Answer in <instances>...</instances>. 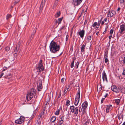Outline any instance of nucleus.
<instances>
[{"mask_svg":"<svg viewBox=\"0 0 125 125\" xmlns=\"http://www.w3.org/2000/svg\"><path fill=\"white\" fill-rule=\"evenodd\" d=\"M120 100L119 99H117L115 100V103L117 105H118L120 102Z\"/></svg>","mask_w":125,"mask_h":125,"instance_id":"obj_23","label":"nucleus"},{"mask_svg":"<svg viewBox=\"0 0 125 125\" xmlns=\"http://www.w3.org/2000/svg\"><path fill=\"white\" fill-rule=\"evenodd\" d=\"M36 91L34 88H32L31 89L29 93L27 94L26 96L27 100L28 101L31 100L35 96Z\"/></svg>","mask_w":125,"mask_h":125,"instance_id":"obj_2","label":"nucleus"},{"mask_svg":"<svg viewBox=\"0 0 125 125\" xmlns=\"http://www.w3.org/2000/svg\"><path fill=\"white\" fill-rule=\"evenodd\" d=\"M70 103V101H69V100H67V101L66 102V105L67 106H69V105L70 104L69 103Z\"/></svg>","mask_w":125,"mask_h":125,"instance_id":"obj_35","label":"nucleus"},{"mask_svg":"<svg viewBox=\"0 0 125 125\" xmlns=\"http://www.w3.org/2000/svg\"><path fill=\"white\" fill-rule=\"evenodd\" d=\"M105 99V98H103L101 101V103H102L103 102L104 100Z\"/></svg>","mask_w":125,"mask_h":125,"instance_id":"obj_49","label":"nucleus"},{"mask_svg":"<svg viewBox=\"0 0 125 125\" xmlns=\"http://www.w3.org/2000/svg\"><path fill=\"white\" fill-rule=\"evenodd\" d=\"M49 48L51 52L52 53H55L59 51L60 46L58 45L57 43L52 40L50 44Z\"/></svg>","mask_w":125,"mask_h":125,"instance_id":"obj_1","label":"nucleus"},{"mask_svg":"<svg viewBox=\"0 0 125 125\" xmlns=\"http://www.w3.org/2000/svg\"><path fill=\"white\" fill-rule=\"evenodd\" d=\"M74 114L75 115H77L78 113V107H76L75 108L74 112Z\"/></svg>","mask_w":125,"mask_h":125,"instance_id":"obj_21","label":"nucleus"},{"mask_svg":"<svg viewBox=\"0 0 125 125\" xmlns=\"http://www.w3.org/2000/svg\"><path fill=\"white\" fill-rule=\"evenodd\" d=\"M44 111H42L39 114V117H40L39 119H40V118L41 119H42V118L43 117L44 115Z\"/></svg>","mask_w":125,"mask_h":125,"instance_id":"obj_15","label":"nucleus"},{"mask_svg":"<svg viewBox=\"0 0 125 125\" xmlns=\"http://www.w3.org/2000/svg\"><path fill=\"white\" fill-rule=\"evenodd\" d=\"M33 37L34 36L33 35L31 34L30 36L29 37V40L27 42V43H28V44L31 42Z\"/></svg>","mask_w":125,"mask_h":125,"instance_id":"obj_18","label":"nucleus"},{"mask_svg":"<svg viewBox=\"0 0 125 125\" xmlns=\"http://www.w3.org/2000/svg\"><path fill=\"white\" fill-rule=\"evenodd\" d=\"M108 95V93H106L105 94V95L104 96L105 97V98Z\"/></svg>","mask_w":125,"mask_h":125,"instance_id":"obj_54","label":"nucleus"},{"mask_svg":"<svg viewBox=\"0 0 125 125\" xmlns=\"http://www.w3.org/2000/svg\"><path fill=\"white\" fill-rule=\"evenodd\" d=\"M64 116H60V120L61 121L63 122V119H64Z\"/></svg>","mask_w":125,"mask_h":125,"instance_id":"obj_29","label":"nucleus"},{"mask_svg":"<svg viewBox=\"0 0 125 125\" xmlns=\"http://www.w3.org/2000/svg\"><path fill=\"white\" fill-rule=\"evenodd\" d=\"M62 19H63V18L62 17V18H59L58 19V21H59L58 23L59 24L60 23H61V21L62 20Z\"/></svg>","mask_w":125,"mask_h":125,"instance_id":"obj_33","label":"nucleus"},{"mask_svg":"<svg viewBox=\"0 0 125 125\" xmlns=\"http://www.w3.org/2000/svg\"><path fill=\"white\" fill-rule=\"evenodd\" d=\"M101 22L100 21H98V22L97 23V24L98 25L100 26V25L101 24Z\"/></svg>","mask_w":125,"mask_h":125,"instance_id":"obj_50","label":"nucleus"},{"mask_svg":"<svg viewBox=\"0 0 125 125\" xmlns=\"http://www.w3.org/2000/svg\"><path fill=\"white\" fill-rule=\"evenodd\" d=\"M20 45L19 44H17L15 48L14 51V54H15L17 53L18 51L20 49Z\"/></svg>","mask_w":125,"mask_h":125,"instance_id":"obj_11","label":"nucleus"},{"mask_svg":"<svg viewBox=\"0 0 125 125\" xmlns=\"http://www.w3.org/2000/svg\"><path fill=\"white\" fill-rule=\"evenodd\" d=\"M75 108V107L73 105L70 106V109H71V111L72 113L74 112Z\"/></svg>","mask_w":125,"mask_h":125,"instance_id":"obj_16","label":"nucleus"},{"mask_svg":"<svg viewBox=\"0 0 125 125\" xmlns=\"http://www.w3.org/2000/svg\"><path fill=\"white\" fill-rule=\"evenodd\" d=\"M78 92L76 95L74 102V104L75 106H77L78 105L80 100V92L79 89H78Z\"/></svg>","mask_w":125,"mask_h":125,"instance_id":"obj_3","label":"nucleus"},{"mask_svg":"<svg viewBox=\"0 0 125 125\" xmlns=\"http://www.w3.org/2000/svg\"><path fill=\"white\" fill-rule=\"evenodd\" d=\"M65 80V78H62L61 80V82L62 83H63L64 82V81Z\"/></svg>","mask_w":125,"mask_h":125,"instance_id":"obj_44","label":"nucleus"},{"mask_svg":"<svg viewBox=\"0 0 125 125\" xmlns=\"http://www.w3.org/2000/svg\"><path fill=\"white\" fill-rule=\"evenodd\" d=\"M108 51L107 50V51L105 52L104 54V58H107V54H108Z\"/></svg>","mask_w":125,"mask_h":125,"instance_id":"obj_31","label":"nucleus"},{"mask_svg":"<svg viewBox=\"0 0 125 125\" xmlns=\"http://www.w3.org/2000/svg\"><path fill=\"white\" fill-rule=\"evenodd\" d=\"M114 29H112L110 31V34H112L114 32Z\"/></svg>","mask_w":125,"mask_h":125,"instance_id":"obj_38","label":"nucleus"},{"mask_svg":"<svg viewBox=\"0 0 125 125\" xmlns=\"http://www.w3.org/2000/svg\"><path fill=\"white\" fill-rule=\"evenodd\" d=\"M104 61L106 63L108 61V59L106 58H105Z\"/></svg>","mask_w":125,"mask_h":125,"instance_id":"obj_46","label":"nucleus"},{"mask_svg":"<svg viewBox=\"0 0 125 125\" xmlns=\"http://www.w3.org/2000/svg\"><path fill=\"white\" fill-rule=\"evenodd\" d=\"M10 50V48L8 46H7L5 48V51L7 52L9 51Z\"/></svg>","mask_w":125,"mask_h":125,"instance_id":"obj_34","label":"nucleus"},{"mask_svg":"<svg viewBox=\"0 0 125 125\" xmlns=\"http://www.w3.org/2000/svg\"><path fill=\"white\" fill-rule=\"evenodd\" d=\"M87 20H85V22H84V24H86L87 23Z\"/></svg>","mask_w":125,"mask_h":125,"instance_id":"obj_61","label":"nucleus"},{"mask_svg":"<svg viewBox=\"0 0 125 125\" xmlns=\"http://www.w3.org/2000/svg\"><path fill=\"white\" fill-rule=\"evenodd\" d=\"M74 61H72V62L71 63V68H73L74 66Z\"/></svg>","mask_w":125,"mask_h":125,"instance_id":"obj_36","label":"nucleus"},{"mask_svg":"<svg viewBox=\"0 0 125 125\" xmlns=\"http://www.w3.org/2000/svg\"><path fill=\"white\" fill-rule=\"evenodd\" d=\"M60 15V11L57 12L56 14L55 15V16L56 17H59Z\"/></svg>","mask_w":125,"mask_h":125,"instance_id":"obj_25","label":"nucleus"},{"mask_svg":"<svg viewBox=\"0 0 125 125\" xmlns=\"http://www.w3.org/2000/svg\"><path fill=\"white\" fill-rule=\"evenodd\" d=\"M106 113H108L109 111V105L107 106V107L106 108Z\"/></svg>","mask_w":125,"mask_h":125,"instance_id":"obj_24","label":"nucleus"},{"mask_svg":"<svg viewBox=\"0 0 125 125\" xmlns=\"http://www.w3.org/2000/svg\"><path fill=\"white\" fill-rule=\"evenodd\" d=\"M61 96V93H60V94H59V96L58 97V98H60V97Z\"/></svg>","mask_w":125,"mask_h":125,"instance_id":"obj_60","label":"nucleus"},{"mask_svg":"<svg viewBox=\"0 0 125 125\" xmlns=\"http://www.w3.org/2000/svg\"><path fill=\"white\" fill-rule=\"evenodd\" d=\"M69 36H68V35H66V41H67L68 40V38Z\"/></svg>","mask_w":125,"mask_h":125,"instance_id":"obj_52","label":"nucleus"},{"mask_svg":"<svg viewBox=\"0 0 125 125\" xmlns=\"http://www.w3.org/2000/svg\"><path fill=\"white\" fill-rule=\"evenodd\" d=\"M77 71L78 72V75H79L80 73H81L80 71V70L79 71V70H78Z\"/></svg>","mask_w":125,"mask_h":125,"instance_id":"obj_57","label":"nucleus"},{"mask_svg":"<svg viewBox=\"0 0 125 125\" xmlns=\"http://www.w3.org/2000/svg\"><path fill=\"white\" fill-rule=\"evenodd\" d=\"M120 8H119V7L117 9L118 11H119V10H120Z\"/></svg>","mask_w":125,"mask_h":125,"instance_id":"obj_64","label":"nucleus"},{"mask_svg":"<svg viewBox=\"0 0 125 125\" xmlns=\"http://www.w3.org/2000/svg\"><path fill=\"white\" fill-rule=\"evenodd\" d=\"M38 68H39V71L40 72H41L44 69L42 60H40V61Z\"/></svg>","mask_w":125,"mask_h":125,"instance_id":"obj_6","label":"nucleus"},{"mask_svg":"<svg viewBox=\"0 0 125 125\" xmlns=\"http://www.w3.org/2000/svg\"><path fill=\"white\" fill-rule=\"evenodd\" d=\"M79 106H80V107L79 108V112H81L82 111V108H81V106H80V105Z\"/></svg>","mask_w":125,"mask_h":125,"instance_id":"obj_40","label":"nucleus"},{"mask_svg":"<svg viewBox=\"0 0 125 125\" xmlns=\"http://www.w3.org/2000/svg\"><path fill=\"white\" fill-rule=\"evenodd\" d=\"M19 1H20V0H18L17 1H15L14 3V4L15 5L17 3H18V2Z\"/></svg>","mask_w":125,"mask_h":125,"instance_id":"obj_48","label":"nucleus"},{"mask_svg":"<svg viewBox=\"0 0 125 125\" xmlns=\"http://www.w3.org/2000/svg\"><path fill=\"white\" fill-rule=\"evenodd\" d=\"M60 110L59 109H58L55 112V115H58L60 113Z\"/></svg>","mask_w":125,"mask_h":125,"instance_id":"obj_26","label":"nucleus"},{"mask_svg":"<svg viewBox=\"0 0 125 125\" xmlns=\"http://www.w3.org/2000/svg\"><path fill=\"white\" fill-rule=\"evenodd\" d=\"M25 118L23 116H21L18 119L15 121V123L17 124H21L23 122Z\"/></svg>","mask_w":125,"mask_h":125,"instance_id":"obj_5","label":"nucleus"},{"mask_svg":"<svg viewBox=\"0 0 125 125\" xmlns=\"http://www.w3.org/2000/svg\"><path fill=\"white\" fill-rule=\"evenodd\" d=\"M120 3H123L125 5V0H120Z\"/></svg>","mask_w":125,"mask_h":125,"instance_id":"obj_30","label":"nucleus"},{"mask_svg":"<svg viewBox=\"0 0 125 125\" xmlns=\"http://www.w3.org/2000/svg\"><path fill=\"white\" fill-rule=\"evenodd\" d=\"M87 38L88 40H90L91 39V36H88Z\"/></svg>","mask_w":125,"mask_h":125,"instance_id":"obj_45","label":"nucleus"},{"mask_svg":"<svg viewBox=\"0 0 125 125\" xmlns=\"http://www.w3.org/2000/svg\"><path fill=\"white\" fill-rule=\"evenodd\" d=\"M82 0H73V3L75 6L79 5L82 2Z\"/></svg>","mask_w":125,"mask_h":125,"instance_id":"obj_7","label":"nucleus"},{"mask_svg":"<svg viewBox=\"0 0 125 125\" xmlns=\"http://www.w3.org/2000/svg\"><path fill=\"white\" fill-rule=\"evenodd\" d=\"M4 74V73H2L0 75V78H1Z\"/></svg>","mask_w":125,"mask_h":125,"instance_id":"obj_53","label":"nucleus"},{"mask_svg":"<svg viewBox=\"0 0 125 125\" xmlns=\"http://www.w3.org/2000/svg\"><path fill=\"white\" fill-rule=\"evenodd\" d=\"M104 21L106 22L107 21V20L106 18H104Z\"/></svg>","mask_w":125,"mask_h":125,"instance_id":"obj_55","label":"nucleus"},{"mask_svg":"<svg viewBox=\"0 0 125 125\" xmlns=\"http://www.w3.org/2000/svg\"><path fill=\"white\" fill-rule=\"evenodd\" d=\"M11 17V15L10 14H8L6 16V19L7 20L9 19Z\"/></svg>","mask_w":125,"mask_h":125,"instance_id":"obj_32","label":"nucleus"},{"mask_svg":"<svg viewBox=\"0 0 125 125\" xmlns=\"http://www.w3.org/2000/svg\"><path fill=\"white\" fill-rule=\"evenodd\" d=\"M63 122L61 121L60 120L58 122V124L59 125H61L63 123Z\"/></svg>","mask_w":125,"mask_h":125,"instance_id":"obj_42","label":"nucleus"},{"mask_svg":"<svg viewBox=\"0 0 125 125\" xmlns=\"http://www.w3.org/2000/svg\"><path fill=\"white\" fill-rule=\"evenodd\" d=\"M65 27V26H62L60 30H62Z\"/></svg>","mask_w":125,"mask_h":125,"instance_id":"obj_56","label":"nucleus"},{"mask_svg":"<svg viewBox=\"0 0 125 125\" xmlns=\"http://www.w3.org/2000/svg\"><path fill=\"white\" fill-rule=\"evenodd\" d=\"M55 122H52L50 123V125H55Z\"/></svg>","mask_w":125,"mask_h":125,"instance_id":"obj_43","label":"nucleus"},{"mask_svg":"<svg viewBox=\"0 0 125 125\" xmlns=\"http://www.w3.org/2000/svg\"><path fill=\"white\" fill-rule=\"evenodd\" d=\"M122 74L123 75H125V69H124Z\"/></svg>","mask_w":125,"mask_h":125,"instance_id":"obj_47","label":"nucleus"},{"mask_svg":"<svg viewBox=\"0 0 125 125\" xmlns=\"http://www.w3.org/2000/svg\"><path fill=\"white\" fill-rule=\"evenodd\" d=\"M46 0H42L40 8V11H39V12H41L42 10L43 6L44 5L45 3Z\"/></svg>","mask_w":125,"mask_h":125,"instance_id":"obj_8","label":"nucleus"},{"mask_svg":"<svg viewBox=\"0 0 125 125\" xmlns=\"http://www.w3.org/2000/svg\"><path fill=\"white\" fill-rule=\"evenodd\" d=\"M97 24V23L96 22H94L93 24L92 25V26L93 27H94Z\"/></svg>","mask_w":125,"mask_h":125,"instance_id":"obj_37","label":"nucleus"},{"mask_svg":"<svg viewBox=\"0 0 125 125\" xmlns=\"http://www.w3.org/2000/svg\"><path fill=\"white\" fill-rule=\"evenodd\" d=\"M78 34L81 38H83V37L84 34V31L83 30H81L78 32Z\"/></svg>","mask_w":125,"mask_h":125,"instance_id":"obj_13","label":"nucleus"},{"mask_svg":"<svg viewBox=\"0 0 125 125\" xmlns=\"http://www.w3.org/2000/svg\"><path fill=\"white\" fill-rule=\"evenodd\" d=\"M111 89L113 92H116L117 93H118V91L117 90V88L114 85H112L111 86Z\"/></svg>","mask_w":125,"mask_h":125,"instance_id":"obj_12","label":"nucleus"},{"mask_svg":"<svg viewBox=\"0 0 125 125\" xmlns=\"http://www.w3.org/2000/svg\"><path fill=\"white\" fill-rule=\"evenodd\" d=\"M36 29H37V28H36V27H35L34 28V29L33 30V31L31 34L33 35L34 36L35 34L36 33Z\"/></svg>","mask_w":125,"mask_h":125,"instance_id":"obj_27","label":"nucleus"},{"mask_svg":"<svg viewBox=\"0 0 125 125\" xmlns=\"http://www.w3.org/2000/svg\"><path fill=\"white\" fill-rule=\"evenodd\" d=\"M105 24H106V28H105V31L107 30V28H108V23H107Z\"/></svg>","mask_w":125,"mask_h":125,"instance_id":"obj_39","label":"nucleus"},{"mask_svg":"<svg viewBox=\"0 0 125 125\" xmlns=\"http://www.w3.org/2000/svg\"><path fill=\"white\" fill-rule=\"evenodd\" d=\"M103 79L104 81L105 80L107 82V78L106 74L104 71L103 73Z\"/></svg>","mask_w":125,"mask_h":125,"instance_id":"obj_14","label":"nucleus"},{"mask_svg":"<svg viewBox=\"0 0 125 125\" xmlns=\"http://www.w3.org/2000/svg\"><path fill=\"white\" fill-rule=\"evenodd\" d=\"M86 44H83L81 47V52H83L85 49Z\"/></svg>","mask_w":125,"mask_h":125,"instance_id":"obj_17","label":"nucleus"},{"mask_svg":"<svg viewBox=\"0 0 125 125\" xmlns=\"http://www.w3.org/2000/svg\"><path fill=\"white\" fill-rule=\"evenodd\" d=\"M79 62H77L76 63V69H77L78 67V65H79Z\"/></svg>","mask_w":125,"mask_h":125,"instance_id":"obj_41","label":"nucleus"},{"mask_svg":"<svg viewBox=\"0 0 125 125\" xmlns=\"http://www.w3.org/2000/svg\"><path fill=\"white\" fill-rule=\"evenodd\" d=\"M112 108L113 107L112 105L110 104V109H112Z\"/></svg>","mask_w":125,"mask_h":125,"instance_id":"obj_59","label":"nucleus"},{"mask_svg":"<svg viewBox=\"0 0 125 125\" xmlns=\"http://www.w3.org/2000/svg\"><path fill=\"white\" fill-rule=\"evenodd\" d=\"M120 27L119 32L121 34H122L123 31L125 30V25H120Z\"/></svg>","mask_w":125,"mask_h":125,"instance_id":"obj_9","label":"nucleus"},{"mask_svg":"<svg viewBox=\"0 0 125 125\" xmlns=\"http://www.w3.org/2000/svg\"><path fill=\"white\" fill-rule=\"evenodd\" d=\"M76 59V58L74 57L73 59V61H74H74H75V60Z\"/></svg>","mask_w":125,"mask_h":125,"instance_id":"obj_63","label":"nucleus"},{"mask_svg":"<svg viewBox=\"0 0 125 125\" xmlns=\"http://www.w3.org/2000/svg\"><path fill=\"white\" fill-rule=\"evenodd\" d=\"M88 106V103L87 101H85L82 105V107L83 109V114L85 113L86 112V110Z\"/></svg>","mask_w":125,"mask_h":125,"instance_id":"obj_4","label":"nucleus"},{"mask_svg":"<svg viewBox=\"0 0 125 125\" xmlns=\"http://www.w3.org/2000/svg\"><path fill=\"white\" fill-rule=\"evenodd\" d=\"M59 0H56L54 2V5L53 6V8L55 7L57 5L58 3V2Z\"/></svg>","mask_w":125,"mask_h":125,"instance_id":"obj_20","label":"nucleus"},{"mask_svg":"<svg viewBox=\"0 0 125 125\" xmlns=\"http://www.w3.org/2000/svg\"><path fill=\"white\" fill-rule=\"evenodd\" d=\"M56 119V117L55 116H53L51 119V121L52 122H54Z\"/></svg>","mask_w":125,"mask_h":125,"instance_id":"obj_19","label":"nucleus"},{"mask_svg":"<svg viewBox=\"0 0 125 125\" xmlns=\"http://www.w3.org/2000/svg\"><path fill=\"white\" fill-rule=\"evenodd\" d=\"M37 87V89L38 91H40L42 90V86L41 81V83H39V84L38 83Z\"/></svg>","mask_w":125,"mask_h":125,"instance_id":"obj_10","label":"nucleus"},{"mask_svg":"<svg viewBox=\"0 0 125 125\" xmlns=\"http://www.w3.org/2000/svg\"><path fill=\"white\" fill-rule=\"evenodd\" d=\"M7 69V67H4L3 68V71H5Z\"/></svg>","mask_w":125,"mask_h":125,"instance_id":"obj_51","label":"nucleus"},{"mask_svg":"<svg viewBox=\"0 0 125 125\" xmlns=\"http://www.w3.org/2000/svg\"><path fill=\"white\" fill-rule=\"evenodd\" d=\"M102 87L100 85H98L97 86V89L99 91H101L102 90Z\"/></svg>","mask_w":125,"mask_h":125,"instance_id":"obj_28","label":"nucleus"},{"mask_svg":"<svg viewBox=\"0 0 125 125\" xmlns=\"http://www.w3.org/2000/svg\"><path fill=\"white\" fill-rule=\"evenodd\" d=\"M104 24V21H102L101 22V25H103Z\"/></svg>","mask_w":125,"mask_h":125,"instance_id":"obj_58","label":"nucleus"},{"mask_svg":"<svg viewBox=\"0 0 125 125\" xmlns=\"http://www.w3.org/2000/svg\"><path fill=\"white\" fill-rule=\"evenodd\" d=\"M115 13L114 11H112L111 12H110V17L113 16V15L115 14Z\"/></svg>","mask_w":125,"mask_h":125,"instance_id":"obj_22","label":"nucleus"},{"mask_svg":"<svg viewBox=\"0 0 125 125\" xmlns=\"http://www.w3.org/2000/svg\"><path fill=\"white\" fill-rule=\"evenodd\" d=\"M65 89H66V88L65 89L64 91V94H65L67 92V91L65 92V91H66Z\"/></svg>","mask_w":125,"mask_h":125,"instance_id":"obj_62","label":"nucleus"}]
</instances>
